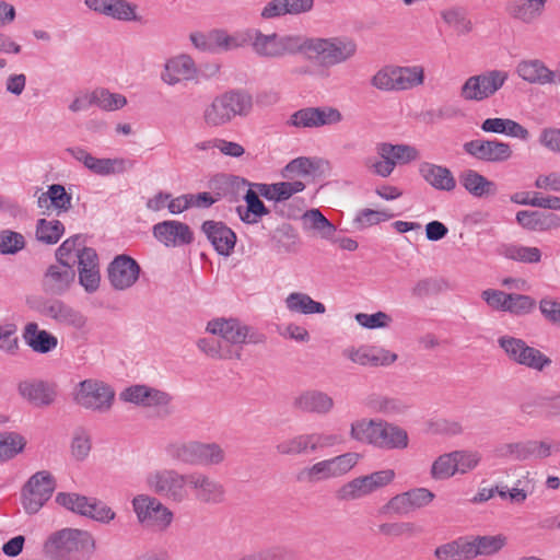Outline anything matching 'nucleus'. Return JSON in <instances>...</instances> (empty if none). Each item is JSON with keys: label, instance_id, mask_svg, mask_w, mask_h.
<instances>
[{"label": "nucleus", "instance_id": "nucleus-48", "mask_svg": "<svg viewBox=\"0 0 560 560\" xmlns=\"http://www.w3.org/2000/svg\"><path fill=\"white\" fill-rule=\"evenodd\" d=\"M451 289L450 282L444 278H424L415 283L411 295L417 299L438 295Z\"/></svg>", "mask_w": 560, "mask_h": 560}, {"label": "nucleus", "instance_id": "nucleus-36", "mask_svg": "<svg viewBox=\"0 0 560 560\" xmlns=\"http://www.w3.org/2000/svg\"><path fill=\"white\" fill-rule=\"evenodd\" d=\"M246 207L238 206L236 211L242 222L246 224H257L260 219L269 214V209L259 199L258 192L252 187L243 196Z\"/></svg>", "mask_w": 560, "mask_h": 560}, {"label": "nucleus", "instance_id": "nucleus-1", "mask_svg": "<svg viewBox=\"0 0 560 560\" xmlns=\"http://www.w3.org/2000/svg\"><path fill=\"white\" fill-rule=\"evenodd\" d=\"M307 60H315L320 71L347 63L358 55V43L346 35L330 37L303 36V51Z\"/></svg>", "mask_w": 560, "mask_h": 560}, {"label": "nucleus", "instance_id": "nucleus-39", "mask_svg": "<svg viewBox=\"0 0 560 560\" xmlns=\"http://www.w3.org/2000/svg\"><path fill=\"white\" fill-rule=\"evenodd\" d=\"M464 188L474 197L493 196L497 192V185L474 170H466L459 175Z\"/></svg>", "mask_w": 560, "mask_h": 560}, {"label": "nucleus", "instance_id": "nucleus-33", "mask_svg": "<svg viewBox=\"0 0 560 560\" xmlns=\"http://www.w3.org/2000/svg\"><path fill=\"white\" fill-rule=\"evenodd\" d=\"M517 223L529 231H549L560 226V217L555 213L521 210L516 213Z\"/></svg>", "mask_w": 560, "mask_h": 560}, {"label": "nucleus", "instance_id": "nucleus-60", "mask_svg": "<svg viewBox=\"0 0 560 560\" xmlns=\"http://www.w3.org/2000/svg\"><path fill=\"white\" fill-rule=\"evenodd\" d=\"M48 198L50 199L52 209L57 210L58 213L66 212L71 208L72 197L60 184L48 186Z\"/></svg>", "mask_w": 560, "mask_h": 560}, {"label": "nucleus", "instance_id": "nucleus-59", "mask_svg": "<svg viewBox=\"0 0 560 560\" xmlns=\"http://www.w3.org/2000/svg\"><path fill=\"white\" fill-rule=\"evenodd\" d=\"M25 246L24 236L21 233L3 230L0 232V253L3 255H13Z\"/></svg>", "mask_w": 560, "mask_h": 560}, {"label": "nucleus", "instance_id": "nucleus-25", "mask_svg": "<svg viewBox=\"0 0 560 560\" xmlns=\"http://www.w3.org/2000/svg\"><path fill=\"white\" fill-rule=\"evenodd\" d=\"M198 70L192 58L188 55H179L168 59L161 73V80L174 86L183 81L197 79Z\"/></svg>", "mask_w": 560, "mask_h": 560}, {"label": "nucleus", "instance_id": "nucleus-14", "mask_svg": "<svg viewBox=\"0 0 560 560\" xmlns=\"http://www.w3.org/2000/svg\"><path fill=\"white\" fill-rule=\"evenodd\" d=\"M498 343L506 357L516 364L535 371H542L551 364V359L528 346L523 339L505 335L498 339Z\"/></svg>", "mask_w": 560, "mask_h": 560}, {"label": "nucleus", "instance_id": "nucleus-13", "mask_svg": "<svg viewBox=\"0 0 560 560\" xmlns=\"http://www.w3.org/2000/svg\"><path fill=\"white\" fill-rule=\"evenodd\" d=\"M395 478L393 469L374 471L370 475L357 477L343 483L337 491L336 498L340 501H354L386 487Z\"/></svg>", "mask_w": 560, "mask_h": 560}, {"label": "nucleus", "instance_id": "nucleus-2", "mask_svg": "<svg viewBox=\"0 0 560 560\" xmlns=\"http://www.w3.org/2000/svg\"><path fill=\"white\" fill-rule=\"evenodd\" d=\"M167 456L183 465L212 467L220 466L226 460L225 450L215 442H173L166 445Z\"/></svg>", "mask_w": 560, "mask_h": 560}, {"label": "nucleus", "instance_id": "nucleus-54", "mask_svg": "<svg viewBox=\"0 0 560 560\" xmlns=\"http://www.w3.org/2000/svg\"><path fill=\"white\" fill-rule=\"evenodd\" d=\"M457 474L454 460V454L445 453L440 455L433 463L430 469V475L434 480H445Z\"/></svg>", "mask_w": 560, "mask_h": 560}, {"label": "nucleus", "instance_id": "nucleus-58", "mask_svg": "<svg viewBox=\"0 0 560 560\" xmlns=\"http://www.w3.org/2000/svg\"><path fill=\"white\" fill-rule=\"evenodd\" d=\"M494 454L499 458H510L518 462L527 460V441L501 444L495 447Z\"/></svg>", "mask_w": 560, "mask_h": 560}, {"label": "nucleus", "instance_id": "nucleus-12", "mask_svg": "<svg viewBox=\"0 0 560 560\" xmlns=\"http://www.w3.org/2000/svg\"><path fill=\"white\" fill-rule=\"evenodd\" d=\"M303 36L301 34L279 35L272 33L265 35L257 33L253 40L254 51L266 58H282L287 55L302 54Z\"/></svg>", "mask_w": 560, "mask_h": 560}, {"label": "nucleus", "instance_id": "nucleus-35", "mask_svg": "<svg viewBox=\"0 0 560 560\" xmlns=\"http://www.w3.org/2000/svg\"><path fill=\"white\" fill-rule=\"evenodd\" d=\"M20 395L36 406H49L54 402L56 393L42 381H23L19 384Z\"/></svg>", "mask_w": 560, "mask_h": 560}, {"label": "nucleus", "instance_id": "nucleus-22", "mask_svg": "<svg viewBox=\"0 0 560 560\" xmlns=\"http://www.w3.org/2000/svg\"><path fill=\"white\" fill-rule=\"evenodd\" d=\"M107 272L108 280L116 290H126L138 280L140 266L133 258L119 255L109 264Z\"/></svg>", "mask_w": 560, "mask_h": 560}, {"label": "nucleus", "instance_id": "nucleus-21", "mask_svg": "<svg viewBox=\"0 0 560 560\" xmlns=\"http://www.w3.org/2000/svg\"><path fill=\"white\" fill-rule=\"evenodd\" d=\"M38 312L58 324L70 326L81 330L86 326L88 318L80 312L66 304L61 300H48L43 302Z\"/></svg>", "mask_w": 560, "mask_h": 560}, {"label": "nucleus", "instance_id": "nucleus-16", "mask_svg": "<svg viewBox=\"0 0 560 560\" xmlns=\"http://www.w3.org/2000/svg\"><path fill=\"white\" fill-rule=\"evenodd\" d=\"M207 331L212 335L220 336L223 340L232 346H241L248 342H262L265 337L262 335L249 336L248 327L242 325L237 319L230 318H215L207 324Z\"/></svg>", "mask_w": 560, "mask_h": 560}, {"label": "nucleus", "instance_id": "nucleus-61", "mask_svg": "<svg viewBox=\"0 0 560 560\" xmlns=\"http://www.w3.org/2000/svg\"><path fill=\"white\" fill-rule=\"evenodd\" d=\"M453 454L456 470L462 475L475 469L481 460V455L476 451H454Z\"/></svg>", "mask_w": 560, "mask_h": 560}, {"label": "nucleus", "instance_id": "nucleus-63", "mask_svg": "<svg viewBox=\"0 0 560 560\" xmlns=\"http://www.w3.org/2000/svg\"><path fill=\"white\" fill-rule=\"evenodd\" d=\"M357 323L368 329L386 328L392 323V317L382 311L374 314L358 313L354 316Z\"/></svg>", "mask_w": 560, "mask_h": 560}, {"label": "nucleus", "instance_id": "nucleus-18", "mask_svg": "<svg viewBox=\"0 0 560 560\" xmlns=\"http://www.w3.org/2000/svg\"><path fill=\"white\" fill-rule=\"evenodd\" d=\"M464 151L472 158L489 162L502 163L511 159V145L499 140L474 139L463 145Z\"/></svg>", "mask_w": 560, "mask_h": 560}, {"label": "nucleus", "instance_id": "nucleus-42", "mask_svg": "<svg viewBox=\"0 0 560 560\" xmlns=\"http://www.w3.org/2000/svg\"><path fill=\"white\" fill-rule=\"evenodd\" d=\"M394 71V91H405L423 83L424 70L420 66L395 67Z\"/></svg>", "mask_w": 560, "mask_h": 560}, {"label": "nucleus", "instance_id": "nucleus-62", "mask_svg": "<svg viewBox=\"0 0 560 560\" xmlns=\"http://www.w3.org/2000/svg\"><path fill=\"white\" fill-rule=\"evenodd\" d=\"M536 306V301L524 294L511 293L510 300H508V306L505 312L514 315H526L529 314Z\"/></svg>", "mask_w": 560, "mask_h": 560}, {"label": "nucleus", "instance_id": "nucleus-45", "mask_svg": "<svg viewBox=\"0 0 560 560\" xmlns=\"http://www.w3.org/2000/svg\"><path fill=\"white\" fill-rule=\"evenodd\" d=\"M470 547L472 551V559L478 556H491L500 551L506 544V537L502 534L486 535V536H471Z\"/></svg>", "mask_w": 560, "mask_h": 560}, {"label": "nucleus", "instance_id": "nucleus-5", "mask_svg": "<svg viewBox=\"0 0 560 560\" xmlns=\"http://www.w3.org/2000/svg\"><path fill=\"white\" fill-rule=\"evenodd\" d=\"M361 455L348 452L338 456L316 462L303 467L296 474V481L306 485H315L329 479H337L347 475L359 463Z\"/></svg>", "mask_w": 560, "mask_h": 560}, {"label": "nucleus", "instance_id": "nucleus-32", "mask_svg": "<svg viewBox=\"0 0 560 560\" xmlns=\"http://www.w3.org/2000/svg\"><path fill=\"white\" fill-rule=\"evenodd\" d=\"M419 173L436 190L452 191L456 187V179L446 166L423 162L419 166Z\"/></svg>", "mask_w": 560, "mask_h": 560}, {"label": "nucleus", "instance_id": "nucleus-8", "mask_svg": "<svg viewBox=\"0 0 560 560\" xmlns=\"http://www.w3.org/2000/svg\"><path fill=\"white\" fill-rule=\"evenodd\" d=\"M114 400L115 390L106 383L94 378L81 381L73 392V401L78 406L96 413L108 412Z\"/></svg>", "mask_w": 560, "mask_h": 560}, {"label": "nucleus", "instance_id": "nucleus-41", "mask_svg": "<svg viewBox=\"0 0 560 560\" xmlns=\"http://www.w3.org/2000/svg\"><path fill=\"white\" fill-rule=\"evenodd\" d=\"M377 153L382 159H389L396 164H407L419 159V151L409 144H392L387 142L377 145Z\"/></svg>", "mask_w": 560, "mask_h": 560}, {"label": "nucleus", "instance_id": "nucleus-57", "mask_svg": "<svg viewBox=\"0 0 560 560\" xmlns=\"http://www.w3.org/2000/svg\"><path fill=\"white\" fill-rule=\"evenodd\" d=\"M0 350L8 354H15L18 352L19 337L15 324H0Z\"/></svg>", "mask_w": 560, "mask_h": 560}, {"label": "nucleus", "instance_id": "nucleus-30", "mask_svg": "<svg viewBox=\"0 0 560 560\" xmlns=\"http://www.w3.org/2000/svg\"><path fill=\"white\" fill-rule=\"evenodd\" d=\"M296 410L308 413L326 415L334 408V399L320 390H306L298 395L292 402Z\"/></svg>", "mask_w": 560, "mask_h": 560}, {"label": "nucleus", "instance_id": "nucleus-44", "mask_svg": "<svg viewBox=\"0 0 560 560\" xmlns=\"http://www.w3.org/2000/svg\"><path fill=\"white\" fill-rule=\"evenodd\" d=\"M381 419L361 418L351 422L349 435L351 440L374 446Z\"/></svg>", "mask_w": 560, "mask_h": 560}, {"label": "nucleus", "instance_id": "nucleus-23", "mask_svg": "<svg viewBox=\"0 0 560 560\" xmlns=\"http://www.w3.org/2000/svg\"><path fill=\"white\" fill-rule=\"evenodd\" d=\"M152 232L153 236L167 247L187 245L194 241L189 225L176 220L159 222L153 226Z\"/></svg>", "mask_w": 560, "mask_h": 560}, {"label": "nucleus", "instance_id": "nucleus-47", "mask_svg": "<svg viewBox=\"0 0 560 560\" xmlns=\"http://www.w3.org/2000/svg\"><path fill=\"white\" fill-rule=\"evenodd\" d=\"M26 440L18 432H0V462H7L22 453Z\"/></svg>", "mask_w": 560, "mask_h": 560}, {"label": "nucleus", "instance_id": "nucleus-17", "mask_svg": "<svg viewBox=\"0 0 560 560\" xmlns=\"http://www.w3.org/2000/svg\"><path fill=\"white\" fill-rule=\"evenodd\" d=\"M188 490L203 504H220L225 499L224 486L202 471H190Z\"/></svg>", "mask_w": 560, "mask_h": 560}, {"label": "nucleus", "instance_id": "nucleus-24", "mask_svg": "<svg viewBox=\"0 0 560 560\" xmlns=\"http://www.w3.org/2000/svg\"><path fill=\"white\" fill-rule=\"evenodd\" d=\"M342 355L362 366H385L397 360V354L380 347L361 346L347 348Z\"/></svg>", "mask_w": 560, "mask_h": 560}, {"label": "nucleus", "instance_id": "nucleus-6", "mask_svg": "<svg viewBox=\"0 0 560 560\" xmlns=\"http://www.w3.org/2000/svg\"><path fill=\"white\" fill-rule=\"evenodd\" d=\"M131 505L138 523L144 527L165 532L174 521L173 511L154 495L137 494Z\"/></svg>", "mask_w": 560, "mask_h": 560}, {"label": "nucleus", "instance_id": "nucleus-19", "mask_svg": "<svg viewBox=\"0 0 560 560\" xmlns=\"http://www.w3.org/2000/svg\"><path fill=\"white\" fill-rule=\"evenodd\" d=\"M516 74L525 82L536 85H560V67L551 70L538 58L520 60L515 67Z\"/></svg>", "mask_w": 560, "mask_h": 560}, {"label": "nucleus", "instance_id": "nucleus-43", "mask_svg": "<svg viewBox=\"0 0 560 560\" xmlns=\"http://www.w3.org/2000/svg\"><path fill=\"white\" fill-rule=\"evenodd\" d=\"M285 306L290 312L304 315L323 314L326 311L323 303L314 301L308 294L301 292L290 293L285 298Z\"/></svg>", "mask_w": 560, "mask_h": 560}, {"label": "nucleus", "instance_id": "nucleus-50", "mask_svg": "<svg viewBox=\"0 0 560 560\" xmlns=\"http://www.w3.org/2000/svg\"><path fill=\"white\" fill-rule=\"evenodd\" d=\"M501 254L509 259L525 264H536L541 259L539 248L522 245H505L502 247Z\"/></svg>", "mask_w": 560, "mask_h": 560}, {"label": "nucleus", "instance_id": "nucleus-37", "mask_svg": "<svg viewBox=\"0 0 560 560\" xmlns=\"http://www.w3.org/2000/svg\"><path fill=\"white\" fill-rule=\"evenodd\" d=\"M470 550V538L462 536L438 546L434 549V557L438 560H471L472 551Z\"/></svg>", "mask_w": 560, "mask_h": 560}, {"label": "nucleus", "instance_id": "nucleus-46", "mask_svg": "<svg viewBox=\"0 0 560 560\" xmlns=\"http://www.w3.org/2000/svg\"><path fill=\"white\" fill-rule=\"evenodd\" d=\"M200 351L212 359L218 360H232L241 359V349H233V347H224L220 341L210 338H201L197 342Z\"/></svg>", "mask_w": 560, "mask_h": 560}, {"label": "nucleus", "instance_id": "nucleus-38", "mask_svg": "<svg viewBox=\"0 0 560 560\" xmlns=\"http://www.w3.org/2000/svg\"><path fill=\"white\" fill-rule=\"evenodd\" d=\"M133 167V162L125 158H96L92 155L86 168L100 176L122 174Z\"/></svg>", "mask_w": 560, "mask_h": 560}, {"label": "nucleus", "instance_id": "nucleus-51", "mask_svg": "<svg viewBox=\"0 0 560 560\" xmlns=\"http://www.w3.org/2000/svg\"><path fill=\"white\" fill-rule=\"evenodd\" d=\"M302 220L305 226L317 231L324 238L331 237L336 232L335 225L330 223L318 209L306 211Z\"/></svg>", "mask_w": 560, "mask_h": 560}, {"label": "nucleus", "instance_id": "nucleus-56", "mask_svg": "<svg viewBox=\"0 0 560 560\" xmlns=\"http://www.w3.org/2000/svg\"><path fill=\"white\" fill-rule=\"evenodd\" d=\"M105 9L106 11L104 15L115 20L133 21L137 19L136 5L126 0H107Z\"/></svg>", "mask_w": 560, "mask_h": 560}, {"label": "nucleus", "instance_id": "nucleus-49", "mask_svg": "<svg viewBox=\"0 0 560 560\" xmlns=\"http://www.w3.org/2000/svg\"><path fill=\"white\" fill-rule=\"evenodd\" d=\"M276 451L283 456H299L312 453L308 433L282 440L276 445Z\"/></svg>", "mask_w": 560, "mask_h": 560}, {"label": "nucleus", "instance_id": "nucleus-40", "mask_svg": "<svg viewBox=\"0 0 560 560\" xmlns=\"http://www.w3.org/2000/svg\"><path fill=\"white\" fill-rule=\"evenodd\" d=\"M271 240L275 243L277 253L279 254H296L301 247L299 234L289 223L279 225Z\"/></svg>", "mask_w": 560, "mask_h": 560}, {"label": "nucleus", "instance_id": "nucleus-29", "mask_svg": "<svg viewBox=\"0 0 560 560\" xmlns=\"http://www.w3.org/2000/svg\"><path fill=\"white\" fill-rule=\"evenodd\" d=\"M218 200L224 198L231 202L237 201L241 195L252 187V183L244 177L232 174H219L211 180Z\"/></svg>", "mask_w": 560, "mask_h": 560}, {"label": "nucleus", "instance_id": "nucleus-10", "mask_svg": "<svg viewBox=\"0 0 560 560\" xmlns=\"http://www.w3.org/2000/svg\"><path fill=\"white\" fill-rule=\"evenodd\" d=\"M55 489L56 479L48 470L32 475L21 489V504L25 513H38L52 497Z\"/></svg>", "mask_w": 560, "mask_h": 560}, {"label": "nucleus", "instance_id": "nucleus-53", "mask_svg": "<svg viewBox=\"0 0 560 560\" xmlns=\"http://www.w3.org/2000/svg\"><path fill=\"white\" fill-rule=\"evenodd\" d=\"M443 21L453 27L458 35H466L472 31V23L460 8H451L441 12Z\"/></svg>", "mask_w": 560, "mask_h": 560}, {"label": "nucleus", "instance_id": "nucleus-34", "mask_svg": "<svg viewBox=\"0 0 560 560\" xmlns=\"http://www.w3.org/2000/svg\"><path fill=\"white\" fill-rule=\"evenodd\" d=\"M25 343L37 353H48L56 349L58 339L47 330L39 329L36 323H27L23 330Z\"/></svg>", "mask_w": 560, "mask_h": 560}, {"label": "nucleus", "instance_id": "nucleus-3", "mask_svg": "<svg viewBox=\"0 0 560 560\" xmlns=\"http://www.w3.org/2000/svg\"><path fill=\"white\" fill-rule=\"evenodd\" d=\"M253 107L252 96L241 91L225 92L212 100L202 112V119L208 127H221L236 116H246Z\"/></svg>", "mask_w": 560, "mask_h": 560}, {"label": "nucleus", "instance_id": "nucleus-7", "mask_svg": "<svg viewBox=\"0 0 560 560\" xmlns=\"http://www.w3.org/2000/svg\"><path fill=\"white\" fill-rule=\"evenodd\" d=\"M119 399L136 406L152 408L159 418L171 417L175 408L173 406V396L155 387L143 384L131 385L119 394Z\"/></svg>", "mask_w": 560, "mask_h": 560}, {"label": "nucleus", "instance_id": "nucleus-55", "mask_svg": "<svg viewBox=\"0 0 560 560\" xmlns=\"http://www.w3.org/2000/svg\"><path fill=\"white\" fill-rule=\"evenodd\" d=\"M95 105L103 110L113 112L122 108L127 100L122 94L112 93L107 89L94 90Z\"/></svg>", "mask_w": 560, "mask_h": 560}, {"label": "nucleus", "instance_id": "nucleus-31", "mask_svg": "<svg viewBox=\"0 0 560 560\" xmlns=\"http://www.w3.org/2000/svg\"><path fill=\"white\" fill-rule=\"evenodd\" d=\"M547 0H510L505 10L510 18L524 24L535 23L542 14Z\"/></svg>", "mask_w": 560, "mask_h": 560}, {"label": "nucleus", "instance_id": "nucleus-11", "mask_svg": "<svg viewBox=\"0 0 560 560\" xmlns=\"http://www.w3.org/2000/svg\"><path fill=\"white\" fill-rule=\"evenodd\" d=\"M505 70H487L469 77L460 88V96L465 101L482 102L493 96L508 81Z\"/></svg>", "mask_w": 560, "mask_h": 560}, {"label": "nucleus", "instance_id": "nucleus-15", "mask_svg": "<svg viewBox=\"0 0 560 560\" xmlns=\"http://www.w3.org/2000/svg\"><path fill=\"white\" fill-rule=\"evenodd\" d=\"M343 120L341 112L332 106L305 107L290 116L289 124L296 128H320L338 125Z\"/></svg>", "mask_w": 560, "mask_h": 560}, {"label": "nucleus", "instance_id": "nucleus-26", "mask_svg": "<svg viewBox=\"0 0 560 560\" xmlns=\"http://www.w3.org/2000/svg\"><path fill=\"white\" fill-rule=\"evenodd\" d=\"M78 265L79 283L88 293L95 292L101 281L98 257L95 249L83 247L78 255Z\"/></svg>", "mask_w": 560, "mask_h": 560}, {"label": "nucleus", "instance_id": "nucleus-64", "mask_svg": "<svg viewBox=\"0 0 560 560\" xmlns=\"http://www.w3.org/2000/svg\"><path fill=\"white\" fill-rule=\"evenodd\" d=\"M91 451V438L89 433L79 429L75 431L72 443L71 453L77 460H83L88 457Z\"/></svg>", "mask_w": 560, "mask_h": 560}, {"label": "nucleus", "instance_id": "nucleus-4", "mask_svg": "<svg viewBox=\"0 0 560 560\" xmlns=\"http://www.w3.org/2000/svg\"><path fill=\"white\" fill-rule=\"evenodd\" d=\"M188 483L189 472L184 474L174 468L154 469L145 476V486L150 492L176 504L190 499Z\"/></svg>", "mask_w": 560, "mask_h": 560}, {"label": "nucleus", "instance_id": "nucleus-28", "mask_svg": "<svg viewBox=\"0 0 560 560\" xmlns=\"http://www.w3.org/2000/svg\"><path fill=\"white\" fill-rule=\"evenodd\" d=\"M202 232L218 254L229 256L236 243V235L228 225L220 221L208 220L202 223Z\"/></svg>", "mask_w": 560, "mask_h": 560}, {"label": "nucleus", "instance_id": "nucleus-9", "mask_svg": "<svg viewBox=\"0 0 560 560\" xmlns=\"http://www.w3.org/2000/svg\"><path fill=\"white\" fill-rule=\"evenodd\" d=\"M91 544H93V539L88 532L63 528L48 536L44 542L43 550L49 558L65 560Z\"/></svg>", "mask_w": 560, "mask_h": 560}, {"label": "nucleus", "instance_id": "nucleus-52", "mask_svg": "<svg viewBox=\"0 0 560 560\" xmlns=\"http://www.w3.org/2000/svg\"><path fill=\"white\" fill-rule=\"evenodd\" d=\"M65 232L63 224L58 220L39 219L36 225V237L45 244H56Z\"/></svg>", "mask_w": 560, "mask_h": 560}, {"label": "nucleus", "instance_id": "nucleus-27", "mask_svg": "<svg viewBox=\"0 0 560 560\" xmlns=\"http://www.w3.org/2000/svg\"><path fill=\"white\" fill-rule=\"evenodd\" d=\"M408 446V432L394 422L381 419L374 447L383 451H402Z\"/></svg>", "mask_w": 560, "mask_h": 560}, {"label": "nucleus", "instance_id": "nucleus-20", "mask_svg": "<svg viewBox=\"0 0 560 560\" xmlns=\"http://www.w3.org/2000/svg\"><path fill=\"white\" fill-rule=\"evenodd\" d=\"M75 280V270L67 261L50 265L42 279V288L50 295H62L70 290Z\"/></svg>", "mask_w": 560, "mask_h": 560}]
</instances>
